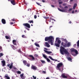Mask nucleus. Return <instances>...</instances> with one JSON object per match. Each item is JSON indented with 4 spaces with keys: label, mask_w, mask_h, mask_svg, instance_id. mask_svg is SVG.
I'll return each mask as SVG.
<instances>
[{
    "label": "nucleus",
    "mask_w": 79,
    "mask_h": 79,
    "mask_svg": "<svg viewBox=\"0 0 79 79\" xmlns=\"http://www.w3.org/2000/svg\"><path fill=\"white\" fill-rule=\"evenodd\" d=\"M45 41H48V44H50L51 45H53V40H54V38L52 36H49V37H46L45 39Z\"/></svg>",
    "instance_id": "nucleus-1"
},
{
    "label": "nucleus",
    "mask_w": 79,
    "mask_h": 79,
    "mask_svg": "<svg viewBox=\"0 0 79 79\" xmlns=\"http://www.w3.org/2000/svg\"><path fill=\"white\" fill-rule=\"evenodd\" d=\"M60 52L62 55H64V53L66 55H69V52L67 51V50L63 46H61ZM63 52H64V53H63Z\"/></svg>",
    "instance_id": "nucleus-2"
},
{
    "label": "nucleus",
    "mask_w": 79,
    "mask_h": 79,
    "mask_svg": "<svg viewBox=\"0 0 79 79\" xmlns=\"http://www.w3.org/2000/svg\"><path fill=\"white\" fill-rule=\"evenodd\" d=\"M61 45L64 47V48H66V47H70L71 46V43L69 42H68L67 44L66 43H65L63 42H62L61 43Z\"/></svg>",
    "instance_id": "nucleus-3"
},
{
    "label": "nucleus",
    "mask_w": 79,
    "mask_h": 79,
    "mask_svg": "<svg viewBox=\"0 0 79 79\" xmlns=\"http://www.w3.org/2000/svg\"><path fill=\"white\" fill-rule=\"evenodd\" d=\"M71 51L72 52H75L76 55L78 54V52H77V51L76 49H75L74 48L71 49Z\"/></svg>",
    "instance_id": "nucleus-4"
},
{
    "label": "nucleus",
    "mask_w": 79,
    "mask_h": 79,
    "mask_svg": "<svg viewBox=\"0 0 79 79\" xmlns=\"http://www.w3.org/2000/svg\"><path fill=\"white\" fill-rule=\"evenodd\" d=\"M23 25L24 26H25L26 27H28V28H31V26L30 25V24L28 23H23Z\"/></svg>",
    "instance_id": "nucleus-5"
},
{
    "label": "nucleus",
    "mask_w": 79,
    "mask_h": 79,
    "mask_svg": "<svg viewBox=\"0 0 79 79\" xmlns=\"http://www.w3.org/2000/svg\"><path fill=\"white\" fill-rule=\"evenodd\" d=\"M63 66V63L61 62L57 64V66H56V68H60V67H61Z\"/></svg>",
    "instance_id": "nucleus-6"
},
{
    "label": "nucleus",
    "mask_w": 79,
    "mask_h": 79,
    "mask_svg": "<svg viewBox=\"0 0 79 79\" xmlns=\"http://www.w3.org/2000/svg\"><path fill=\"white\" fill-rule=\"evenodd\" d=\"M31 68L32 69H33V70H37V67H36V66L32 65L31 66Z\"/></svg>",
    "instance_id": "nucleus-7"
},
{
    "label": "nucleus",
    "mask_w": 79,
    "mask_h": 79,
    "mask_svg": "<svg viewBox=\"0 0 79 79\" xmlns=\"http://www.w3.org/2000/svg\"><path fill=\"white\" fill-rule=\"evenodd\" d=\"M10 2L13 5H16V2H15V0H10Z\"/></svg>",
    "instance_id": "nucleus-8"
},
{
    "label": "nucleus",
    "mask_w": 79,
    "mask_h": 79,
    "mask_svg": "<svg viewBox=\"0 0 79 79\" xmlns=\"http://www.w3.org/2000/svg\"><path fill=\"white\" fill-rule=\"evenodd\" d=\"M61 77H62V78H63L64 79H67V78L68 77V76H66L64 74H62Z\"/></svg>",
    "instance_id": "nucleus-9"
},
{
    "label": "nucleus",
    "mask_w": 79,
    "mask_h": 79,
    "mask_svg": "<svg viewBox=\"0 0 79 79\" xmlns=\"http://www.w3.org/2000/svg\"><path fill=\"white\" fill-rule=\"evenodd\" d=\"M44 46L45 47H50V44H48V43L46 42L45 43V45H44Z\"/></svg>",
    "instance_id": "nucleus-10"
},
{
    "label": "nucleus",
    "mask_w": 79,
    "mask_h": 79,
    "mask_svg": "<svg viewBox=\"0 0 79 79\" xmlns=\"http://www.w3.org/2000/svg\"><path fill=\"white\" fill-rule=\"evenodd\" d=\"M2 23L3 24H6V20L5 19H2Z\"/></svg>",
    "instance_id": "nucleus-11"
},
{
    "label": "nucleus",
    "mask_w": 79,
    "mask_h": 79,
    "mask_svg": "<svg viewBox=\"0 0 79 79\" xmlns=\"http://www.w3.org/2000/svg\"><path fill=\"white\" fill-rule=\"evenodd\" d=\"M1 63L2 64V66H5L6 62L5 60L1 61Z\"/></svg>",
    "instance_id": "nucleus-12"
},
{
    "label": "nucleus",
    "mask_w": 79,
    "mask_h": 79,
    "mask_svg": "<svg viewBox=\"0 0 79 79\" xmlns=\"http://www.w3.org/2000/svg\"><path fill=\"white\" fill-rule=\"evenodd\" d=\"M44 52H45L46 53H48V54H50V53H52V52L51 51H48L47 50H44Z\"/></svg>",
    "instance_id": "nucleus-13"
},
{
    "label": "nucleus",
    "mask_w": 79,
    "mask_h": 79,
    "mask_svg": "<svg viewBox=\"0 0 79 79\" xmlns=\"http://www.w3.org/2000/svg\"><path fill=\"white\" fill-rule=\"evenodd\" d=\"M56 40H58L57 42L59 44H61V41H60V40L58 39V38H56Z\"/></svg>",
    "instance_id": "nucleus-14"
},
{
    "label": "nucleus",
    "mask_w": 79,
    "mask_h": 79,
    "mask_svg": "<svg viewBox=\"0 0 79 79\" xmlns=\"http://www.w3.org/2000/svg\"><path fill=\"white\" fill-rule=\"evenodd\" d=\"M29 57L30 58H31L32 60H35V58H34V56H32V55H30L29 56Z\"/></svg>",
    "instance_id": "nucleus-15"
},
{
    "label": "nucleus",
    "mask_w": 79,
    "mask_h": 79,
    "mask_svg": "<svg viewBox=\"0 0 79 79\" xmlns=\"http://www.w3.org/2000/svg\"><path fill=\"white\" fill-rule=\"evenodd\" d=\"M10 46L12 48H13V50H15V49H16V48H15L14 45L10 44Z\"/></svg>",
    "instance_id": "nucleus-16"
},
{
    "label": "nucleus",
    "mask_w": 79,
    "mask_h": 79,
    "mask_svg": "<svg viewBox=\"0 0 79 79\" xmlns=\"http://www.w3.org/2000/svg\"><path fill=\"white\" fill-rule=\"evenodd\" d=\"M62 41H64V42H65V43H68V41L66 40V39H64V38H62Z\"/></svg>",
    "instance_id": "nucleus-17"
},
{
    "label": "nucleus",
    "mask_w": 79,
    "mask_h": 79,
    "mask_svg": "<svg viewBox=\"0 0 79 79\" xmlns=\"http://www.w3.org/2000/svg\"><path fill=\"white\" fill-rule=\"evenodd\" d=\"M23 63L24 64L25 66H26V65L27 63V61L26 60H23Z\"/></svg>",
    "instance_id": "nucleus-18"
},
{
    "label": "nucleus",
    "mask_w": 79,
    "mask_h": 79,
    "mask_svg": "<svg viewBox=\"0 0 79 79\" xmlns=\"http://www.w3.org/2000/svg\"><path fill=\"white\" fill-rule=\"evenodd\" d=\"M11 64L9 66V68L10 69H12V68H13V62H12L10 63Z\"/></svg>",
    "instance_id": "nucleus-19"
},
{
    "label": "nucleus",
    "mask_w": 79,
    "mask_h": 79,
    "mask_svg": "<svg viewBox=\"0 0 79 79\" xmlns=\"http://www.w3.org/2000/svg\"><path fill=\"white\" fill-rule=\"evenodd\" d=\"M16 40H13V44H14V45H16Z\"/></svg>",
    "instance_id": "nucleus-20"
},
{
    "label": "nucleus",
    "mask_w": 79,
    "mask_h": 79,
    "mask_svg": "<svg viewBox=\"0 0 79 79\" xmlns=\"http://www.w3.org/2000/svg\"><path fill=\"white\" fill-rule=\"evenodd\" d=\"M7 76L6 75L4 76V77L6 79H10V77L8 76V75H7Z\"/></svg>",
    "instance_id": "nucleus-21"
},
{
    "label": "nucleus",
    "mask_w": 79,
    "mask_h": 79,
    "mask_svg": "<svg viewBox=\"0 0 79 79\" xmlns=\"http://www.w3.org/2000/svg\"><path fill=\"white\" fill-rule=\"evenodd\" d=\"M67 59L68 60L71 61V62H72V58L71 57H67Z\"/></svg>",
    "instance_id": "nucleus-22"
},
{
    "label": "nucleus",
    "mask_w": 79,
    "mask_h": 79,
    "mask_svg": "<svg viewBox=\"0 0 79 79\" xmlns=\"http://www.w3.org/2000/svg\"><path fill=\"white\" fill-rule=\"evenodd\" d=\"M36 46V47H40V45H39V44L37 43H35L34 44Z\"/></svg>",
    "instance_id": "nucleus-23"
},
{
    "label": "nucleus",
    "mask_w": 79,
    "mask_h": 79,
    "mask_svg": "<svg viewBox=\"0 0 79 79\" xmlns=\"http://www.w3.org/2000/svg\"><path fill=\"white\" fill-rule=\"evenodd\" d=\"M55 45L57 47H60V44H58L57 43H56L55 44Z\"/></svg>",
    "instance_id": "nucleus-24"
},
{
    "label": "nucleus",
    "mask_w": 79,
    "mask_h": 79,
    "mask_svg": "<svg viewBox=\"0 0 79 79\" xmlns=\"http://www.w3.org/2000/svg\"><path fill=\"white\" fill-rule=\"evenodd\" d=\"M22 37L23 38H24L25 39H26V38H27L26 36L24 35H22Z\"/></svg>",
    "instance_id": "nucleus-25"
},
{
    "label": "nucleus",
    "mask_w": 79,
    "mask_h": 79,
    "mask_svg": "<svg viewBox=\"0 0 79 79\" xmlns=\"http://www.w3.org/2000/svg\"><path fill=\"white\" fill-rule=\"evenodd\" d=\"M5 38L6 39H11L10 37H9V36H6Z\"/></svg>",
    "instance_id": "nucleus-26"
},
{
    "label": "nucleus",
    "mask_w": 79,
    "mask_h": 79,
    "mask_svg": "<svg viewBox=\"0 0 79 79\" xmlns=\"http://www.w3.org/2000/svg\"><path fill=\"white\" fill-rule=\"evenodd\" d=\"M49 58H50V59H51V60H52L53 61H54L55 60L54 59H53L52 58V57H51V56H49Z\"/></svg>",
    "instance_id": "nucleus-27"
},
{
    "label": "nucleus",
    "mask_w": 79,
    "mask_h": 79,
    "mask_svg": "<svg viewBox=\"0 0 79 79\" xmlns=\"http://www.w3.org/2000/svg\"><path fill=\"white\" fill-rule=\"evenodd\" d=\"M43 56L46 59L47 58V56H45V54L43 55Z\"/></svg>",
    "instance_id": "nucleus-28"
},
{
    "label": "nucleus",
    "mask_w": 79,
    "mask_h": 79,
    "mask_svg": "<svg viewBox=\"0 0 79 79\" xmlns=\"http://www.w3.org/2000/svg\"><path fill=\"white\" fill-rule=\"evenodd\" d=\"M66 11H67V10L66 9H65V10H61L60 11H61V12H66Z\"/></svg>",
    "instance_id": "nucleus-29"
},
{
    "label": "nucleus",
    "mask_w": 79,
    "mask_h": 79,
    "mask_svg": "<svg viewBox=\"0 0 79 79\" xmlns=\"http://www.w3.org/2000/svg\"><path fill=\"white\" fill-rule=\"evenodd\" d=\"M28 23H34V22L33 21V20H30V21H29L28 22Z\"/></svg>",
    "instance_id": "nucleus-30"
},
{
    "label": "nucleus",
    "mask_w": 79,
    "mask_h": 79,
    "mask_svg": "<svg viewBox=\"0 0 79 79\" xmlns=\"http://www.w3.org/2000/svg\"><path fill=\"white\" fill-rule=\"evenodd\" d=\"M18 52H19V53H20L21 54L23 53V52H22L21 51V49H19L18 50Z\"/></svg>",
    "instance_id": "nucleus-31"
},
{
    "label": "nucleus",
    "mask_w": 79,
    "mask_h": 79,
    "mask_svg": "<svg viewBox=\"0 0 79 79\" xmlns=\"http://www.w3.org/2000/svg\"><path fill=\"white\" fill-rule=\"evenodd\" d=\"M51 20H52V21H55V20H54V19H53L52 18H50L49 22H51Z\"/></svg>",
    "instance_id": "nucleus-32"
},
{
    "label": "nucleus",
    "mask_w": 79,
    "mask_h": 79,
    "mask_svg": "<svg viewBox=\"0 0 79 79\" xmlns=\"http://www.w3.org/2000/svg\"><path fill=\"white\" fill-rule=\"evenodd\" d=\"M3 56V53H0V58H1V56Z\"/></svg>",
    "instance_id": "nucleus-33"
},
{
    "label": "nucleus",
    "mask_w": 79,
    "mask_h": 79,
    "mask_svg": "<svg viewBox=\"0 0 79 79\" xmlns=\"http://www.w3.org/2000/svg\"><path fill=\"white\" fill-rule=\"evenodd\" d=\"M77 43V47H79V40L78 41Z\"/></svg>",
    "instance_id": "nucleus-34"
},
{
    "label": "nucleus",
    "mask_w": 79,
    "mask_h": 79,
    "mask_svg": "<svg viewBox=\"0 0 79 79\" xmlns=\"http://www.w3.org/2000/svg\"><path fill=\"white\" fill-rule=\"evenodd\" d=\"M41 62H42V63H45V61L43 60H41Z\"/></svg>",
    "instance_id": "nucleus-35"
},
{
    "label": "nucleus",
    "mask_w": 79,
    "mask_h": 79,
    "mask_svg": "<svg viewBox=\"0 0 79 79\" xmlns=\"http://www.w3.org/2000/svg\"><path fill=\"white\" fill-rule=\"evenodd\" d=\"M17 73L18 74H20L21 73V72L20 71H17Z\"/></svg>",
    "instance_id": "nucleus-36"
},
{
    "label": "nucleus",
    "mask_w": 79,
    "mask_h": 79,
    "mask_svg": "<svg viewBox=\"0 0 79 79\" xmlns=\"http://www.w3.org/2000/svg\"><path fill=\"white\" fill-rule=\"evenodd\" d=\"M46 60H47V61L48 62H50V59L48 58H47Z\"/></svg>",
    "instance_id": "nucleus-37"
},
{
    "label": "nucleus",
    "mask_w": 79,
    "mask_h": 79,
    "mask_svg": "<svg viewBox=\"0 0 79 79\" xmlns=\"http://www.w3.org/2000/svg\"><path fill=\"white\" fill-rule=\"evenodd\" d=\"M26 66H28V67H29L30 66V64H27V63Z\"/></svg>",
    "instance_id": "nucleus-38"
},
{
    "label": "nucleus",
    "mask_w": 79,
    "mask_h": 79,
    "mask_svg": "<svg viewBox=\"0 0 79 79\" xmlns=\"http://www.w3.org/2000/svg\"><path fill=\"white\" fill-rule=\"evenodd\" d=\"M43 18H44V19H48V18H49V17H44Z\"/></svg>",
    "instance_id": "nucleus-39"
},
{
    "label": "nucleus",
    "mask_w": 79,
    "mask_h": 79,
    "mask_svg": "<svg viewBox=\"0 0 79 79\" xmlns=\"http://www.w3.org/2000/svg\"><path fill=\"white\" fill-rule=\"evenodd\" d=\"M36 4L38 5H39L40 6H42V5L40 4L38 2H36Z\"/></svg>",
    "instance_id": "nucleus-40"
},
{
    "label": "nucleus",
    "mask_w": 79,
    "mask_h": 79,
    "mask_svg": "<svg viewBox=\"0 0 79 79\" xmlns=\"http://www.w3.org/2000/svg\"><path fill=\"white\" fill-rule=\"evenodd\" d=\"M2 48L1 47V46H0V52H1V51H2Z\"/></svg>",
    "instance_id": "nucleus-41"
},
{
    "label": "nucleus",
    "mask_w": 79,
    "mask_h": 79,
    "mask_svg": "<svg viewBox=\"0 0 79 79\" xmlns=\"http://www.w3.org/2000/svg\"><path fill=\"white\" fill-rule=\"evenodd\" d=\"M24 76V74L23 73V74H21L20 75V77H23Z\"/></svg>",
    "instance_id": "nucleus-42"
},
{
    "label": "nucleus",
    "mask_w": 79,
    "mask_h": 79,
    "mask_svg": "<svg viewBox=\"0 0 79 79\" xmlns=\"http://www.w3.org/2000/svg\"><path fill=\"white\" fill-rule=\"evenodd\" d=\"M73 6H75V7H76L77 6V4H75Z\"/></svg>",
    "instance_id": "nucleus-43"
},
{
    "label": "nucleus",
    "mask_w": 79,
    "mask_h": 79,
    "mask_svg": "<svg viewBox=\"0 0 79 79\" xmlns=\"http://www.w3.org/2000/svg\"><path fill=\"white\" fill-rule=\"evenodd\" d=\"M69 10H68V11H71L72 10V8H70L69 9Z\"/></svg>",
    "instance_id": "nucleus-44"
},
{
    "label": "nucleus",
    "mask_w": 79,
    "mask_h": 79,
    "mask_svg": "<svg viewBox=\"0 0 79 79\" xmlns=\"http://www.w3.org/2000/svg\"><path fill=\"white\" fill-rule=\"evenodd\" d=\"M34 17L35 19H36V18H37V15H35Z\"/></svg>",
    "instance_id": "nucleus-45"
},
{
    "label": "nucleus",
    "mask_w": 79,
    "mask_h": 79,
    "mask_svg": "<svg viewBox=\"0 0 79 79\" xmlns=\"http://www.w3.org/2000/svg\"><path fill=\"white\" fill-rule=\"evenodd\" d=\"M76 7H75L74 6H73V9H74V10H75L76 9Z\"/></svg>",
    "instance_id": "nucleus-46"
},
{
    "label": "nucleus",
    "mask_w": 79,
    "mask_h": 79,
    "mask_svg": "<svg viewBox=\"0 0 79 79\" xmlns=\"http://www.w3.org/2000/svg\"><path fill=\"white\" fill-rule=\"evenodd\" d=\"M33 79H36V77H34V76H33Z\"/></svg>",
    "instance_id": "nucleus-47"
},
{
    "label": "nucleus",
    "mask_w": 79,
    "mask_h": 79,
    "mask_svg": "<svg viewBox=\"0 0 79 79\" xmlns=\"http://www.w3.org/2000/svg\"><path fill=\"white\" fill-rule=\"evenodd\" d=\"M58 10L60 11H61V9H60V8H58Z\"/></svg>",
    "instance_id": "nucleus-48"
},
{
    "label": "nucleus",
    "mask_w": 79,
    "mask_h": 79,
    "mask_svg": "<svg viewBox=\"0 0 79 79\" xmlns=\"http://www.w3.org/2000/svg\"><path fill=\"white\" fill-rule=\"evenodd\" d=\"M63 3V2H59V4H62Z\"/></svg>",
    "instance_id": "nucleus-49"
},
{
    "label": "nucleus",
    "mask_w": 79,
    "mask_h": 79,
    "mask_svg": "<svg viewBox=\"0 0 79 79\" xmlns=\"http://www.w3.org/2000/svg\"><path fill=\"white\" fill-rule=\"evenodd\" d=\"M10 66V64H7V67H9Z\"/></svg>",
    "instance_id": "nucleus-50"
},
{
    "label": "nucleus",
    "mask_w": 79,
    "mask_h": 79,
    "mask_svg": "<svg viewBox=\"0 0 79 79\" xmlns=\"http://www.w3.org/2000/svg\"><path fill=\"white\" fill-rule=\"evenodd\" d=\"M63 6H66V3H64L63 4Z\"/></svg>",
    "instance_id": "nucleus-51"
},
{
    "label": "nucleus",
    "mask_w": 79,
    "mask_h": 79,
    "mask_svg": "<svg viewBox=\"0 0 79 79\" xmlns=\"http://www.w3.org/2000/svg\"><path fill=\"white\" fill-rule=\"evenodd\" d=\"M68 6H65L64 7V8H68Z\"/></svg>",
    "instance_id": "nucleus-52"
},
{
    "label": "nucleus",
    "mask_w": 79,
    "mask_h": 79,
    "mask_svg": "<svg viewBox=\"0 0 79 79\" xmlns=\"http://www.w3.org/2000/svg\"><path fill=\"white\" fill-rule=\"evenodd\" d=\"M43 73L44 74H45V73H46V72L45 71H43Z\"/></svg>",
    "instance_id": "nucleus-53"
},
{
    "label": "nucleus",
    "mask_w": 79,
    "mask_h": 79,
    "mask_svg": "<svg viewBox=\"0 0 79 79\" xmlns=\"http://www.w3.org/2000/svg\"><path fill=\"white\" fill-rule=\"evenodd\" d=\"M51 6L52 7H53V8H54V7H55V6H54V5H51Z\"/></svg>",
    "instance_id": "nucleus-54"
},
{
    "label": "nucleus",
    "mask_w": 79,
    "mask_h": 79,
    "mask_svg": "<svg viewBox=\"0 0 79 79\" xmlns=\"http://www.w3.org/2000/svg\"><path fill=\"white\" fill-rule=\"evenodd\" d=\"M25 28H26V29L28 30V31H29V29L27 28V27H26Z\"/></svg>",
    "instance_id": "nucleus-55"
},
{
    "label": "nucleus",
    "mask_w": 79,
    "mask_h": 79,
    "mask_svg": "<svg viewBox=\"0 0 79 79\" xmlns=\"http://www.w3.org/2000/svg\"><path fill=\"white\" fill-rule=\"evenodd\" d=\"M73 46H74V47H76V44H74Z\"/></svg>",
    "instance_id": "nucleus-56"
},
{
    "label": "nucleus",
    "mask_w": 79,
    "mask_h": 79,
    "mask_svg": "<svg viewBox=\"0 0 79 79\" xmlns=\"http://www.w3.org/2000/svg\"><path fill=\"white\" fill-rule=\"evenodd\" d=\"M72 13H74V10H73L72 12Z\"/></svg>",
    "instance_id": "nucleus-57"
},
{
    "label": "nucleus",
    "mask_w": 79,
    "mask_h": 79,
    "mask_svg": "<svg viewBox=\"0 0 79 79\" xmlns=\"http://www.w3.org/2000/svg\"><path fill=\"white\" fill-rule=\"evenodd\" d=\"M12 21H15V19H12Z\"/></svg>",
    "instance_id": "nucleus-58"
},
{
    "label": "nucleus",
    "mask_w": 79,
    "mask_h": 79,
    "mask_svg": "<svg viewBox=\"0 0 79 79\" xmlns=\"http://www.w3.org/2000/svg\"><path fill=\"white\" fill-rule=\"evenodd\" d=\"M44 49H45V50H48V49H47V48H44Z\"/></svg>",
    "instance_id": "nucleus-59"
},
{
    "label": "nucleus",
    "mask_w": 79,
    "mask_h": 79,
    "mask_svg": "<svg viewBox=\"0 0 79 79\" xmlns=\"http://www.w3.org/2000/svg\"><path fill=\"white\" fill-rule=\"evenodd\" d=\"M14 23L13 22L10 23V24H13Z\"/></svg>",
    "instance_id": "nucleus-60"
},
{
    "label": "nucleus",
    "mask_w": 79,
    "mask_h": 79,
    "mask_svg": "<svg viewBox=\"0 0 79 79\" xmlns=\"http://www.w3.org/2000/svg\"><path fill=\"white\" fill-rule=\"evenodd\" d=\"M57 69H58L60 71H61V69H60V68H57Z\"/></svg>",
    "instance_id": "nucleus-61"
},
{
    "label": "nucleus",
    "mask_w": 79,
    "mask_h": 79,
    "mask_svg": "<svg viewBox=\"0 0 79 79\" xmlns=\"http://www.w3.org/2000/svg\"><path fill=\"white\" fill-rule=\"evenodd\" d=\"M42 2H44V3L45 2V1L44 0H42Z\"/></svg>",
    "instance_id": "nucleus-62"
},
{
    "label": "nucleus",
    "mask_w": 79,
    "mask_h": 79,
    "mask_svg": "<svg viewBox=\"0 0 79 79\" xmlns=\"http://www.w3.org/2000/svg\"><path fill=\"white\" fill-rule=\"evenodd\" d=\"M73 0H70V2H73Z\"/></svg>",
    "instance_id": "nucleus-63"
},
{
    "label": "nucleus",
    "mask_w": 79,
    "mask_h": 79,
    "mask_svg": "<svg viewBox=\"0 0 79 79\" xmlns=\"http://www.w3.org/2000/svg\"><path fill=\"white\" fill-rule=\"evenodd\" d=\"M46 79H49V77H48L46 78Z\"/></svg>",
    "instance_id": "nucleus-64"
}]
</instances>
